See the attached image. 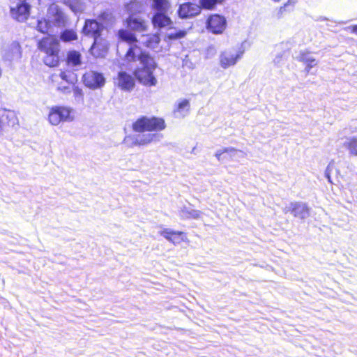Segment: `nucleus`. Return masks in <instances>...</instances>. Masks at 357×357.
Wrapping results in <instances>:
<instances>
[{"instance_id": "obj_1", "label": "nucleus", "mask_w": 357, "mask_h": 357, "mask_svg": "<svg viewBox=\"0 0 357 357\" xmlns=\"http://www.w3.org/2000/svg\"><path fill=\"white\" fill-rule=\"evenodd\" d=\"M123 66L128 70H133L132 75L124 70L118 73L116 85L123 91H132L136 81L146 86H155L158 80L153 73L157 63L149 53L139 47H130L125 54Z\"/></svg>"}, {"instance_id": "obj_2", "label": "nucleus", "mask_w": 357, "mask_h": 357, "mask_svg": "<svg viewBox=\"0 0 357 357\" xmlns=\"http://www.w3.org/2000/svg\"><path fill=\"white\" fill-rule=\"evenodd\" d=\"M151 7L153 13L151 22L155 28L162 29L172 24V21L168 16V10L170 8L169 0H151Z\"/></svg>"}, {"instance_id": "obj_3", "label": "nucleus", "mask_w": 357, "mask_h": 357, "mask_svg": "<svg viewBox=\"0 0 357 357\" xmlns=\"http://www.w3.org/2000/svg\"><path fill=\"white\" fill-rule=\"evenodd\" d=\"M132 127L135 132H158L165 129L166 123L164 119L161 117L141 116L132 123Z\"/></svg>"}, {"instance_id": "obj_4", "label": "nucleus", "mask_w": 357, "mask_h": 357, "mask_svg": "<svg viewBox=\"0 0 357 357\" xmlns=\"http://www.w3.org/2000/svg\"><path fill=\"white\" fill-rule=\"evenodd\" d=\"M103 15L104 13H101L98 18L95 19H86L82 33L93 40L102 37V33L107 27V24L102 19Z\"/></svg>"}, {"instance_id": "obj_5", "label": "nucleus", "mask_w": 357, "mask_h": 357, "mask_svg": "<svg viewBox=\"0 0 357 357\" xmlns=\"http://www.w3.org/2000/svg\"><path fill=\"white\" fill-rule=\"evenodd\" d=\"M82 81L86 87L91 90L102 89L105 83L106 78L104 74L97 70H89L82 76Z\"/></svg>"}, {"instance_id": "obj_6", "label": "nucleus", "mask_w": 357, "mask_h": 357, "mask_svg": "<svg viewBox=\"0 0 357 357\" xmlns=\"http://www.w3.org/2000/svg\"><path fill=\"white\" fill-rule=\"evenodd\" d=\"M72 110L63 106H54L50 111L48 119L52 125L57 126L61 122L71 121L73 119Z\"/></svg>"}, {"instance_id": "obj_7", "label": "nucleus", "mask_w": 357, "mask_h": 357, "mask_svg": "<svg viewBox=\"0 0 357 357\" xmlns=\"http://www.w3.org/2000/svg\"><path fill=\"white\" fill-rule=\"evenodd\" d=\"M310 211L311 208L303 202H291L283 210L285 213L289 212L294 218L301 220L310 217Z\"/></svg>"}, {"instance_id": "obj_8", "label": "nucleus", "mask_w": 357, "mask_h": 357, "mask_svg": "<svg viewBox=\"0 0 357 357\" xmlns=\"http://www.w3.org/2000/svg\"><path fill=\"white\" fill-rule=\"evenodd\" d=\"M226 18L220 14L210 15L206 22L207 30L213 34H221L227 27Z\"/></svg>"}, {"instance_id": "obj_9", "label": "nucleus", "mask_w": 357, "mask_h": 357, "mask_svg": "<svg viewBox=\"0 0 357 357\" xmlns=\"http://www.w3.org/2000/svg\"><path fill=\"white\" fill-rule=\"evenodd\" d=\"M16 7L10 8V13L12 17L17 21L23 22L26 21L31 11V4L28 0H18Z\"/></svg>"}, {"instance_id": "obj_10", "label": "nucleus", "mask_w": 357, "mask_h": 357, "mask_svg": "<svg viewBox=\"0 0 357 357\" xmlns=\"http://www.w3.org/2000/svg\"><path fill=\"white\" fill-rule=\"evenodd\" d=\"M162 135L159 133H143L133 136L126 137L124 141L127 143L129 139L132 141L130 146L146 145L153 142L160 140Z\"/></svg>"}, {"instance_id": "obj_11", "label": "nucleus", "mask_w": 357, "mask_h": 357, "mask_svg": "<svg viewBox=\"0 0 357 357\" xmlns=\"http://www.w3.org/2000/svg\"><path fill=\"white\" fill-rule=\"evenodd\" d=\"M1 56L4 61L11 63L13 61L19 60L22 57V47L19 42L13 41L7 47L3 48Z\"/></svg>"}, {"instance_id": "obj_12", "label": "nucleus", "mask_w": 357, "mask_h": 357, "mask_svg": "<svg viewBox=\"0 0 357 357\" xmlns=\"http://www.w3.org/2000/svg\"><path fill=\"white\" fill-rule=\"evenodd\" d=\"M47 16L52 21L54 26H64L67 22V18L61 8L56 4H51L47 12Z\"/></svg>"}, {"instance_id": "obj_13", "label": "nucleus", "mask_w": 357, "mask_h": 357, "mask_svg": "<svg viewBox=\"0 0 357 357\" xmlns=\"http://www.w3.org/2000/svg\"><path fill=\"white\" fill-rule=\"evenodd\" d=\"M109 50L108 41L102 37L96 38L91 45L89 52L96 58H104Z\"/></svg>"}, {"instance_id": "obj_14", "label": "nucleus", "mask_w": 357, "mask_h": 357, "mask_svg": "<svg viewBox=\"0 0 357 357\" xmlns=\"http://www.w3.org/2000/svg\"><path fill=\"white\" fill-rule=\"evenodd\" d=\"M200 12L201 9L198 5L187 2L179 6L177 14L181 19H189L198 15Z\"/></svg>"}, {"instance_id": "obj_15", "label": "nucleus", "mask_w": 357, "mask_h": 357, "mask_svg": "<svg viewBox=\"0 0 357 357\" xmlns=\"http://www.w3.org/2000/svg\"><path fill=\"white\" fill-rule=\"evenodd\" d=\"M38 48L46 54L59 52V41L52 37H44L38 42Z\"/></svg>"}, {"instance_id": "obj_16", "label": "nucleus", "mask_w": 357, "mask_h": 357, "mask_svg": "<svg viewBox=\"0 0 357 357\" xmlns=\"http://www.w3.org/2000/svg\"><path fill=\"white\" fill-rule=\"evenodd\" d=\"M243 51H239L236 54L229 51H225L220 55V64L222 68L226 69L231 66H234L242 57Z\"/></svg>"}, {"instance_id": "obj_17", "label": "nucleus", "mask_w": 357, "mask_h": 357, "mask_svg": "<svg viewBox=\"0 0 357 357\" xmlns=\"http://www.w3.org/2000/svg\"><path fill=\"white\" fill-rule=\"evenodd\" d=\"M169 242L176 245L184 241L185 233L181 231H176L169 228H164L158 232Z\"/></svg>"}, {"instance_id": "obj_18", "label": "nucleus", "mask_w": 357, "mask_h": 357, "mask_svg": "<svg viewBox=\"0 0 357 357\" xmlns=\"http://www.w3.org/2000/svg\"><path fill=\"white\" fill-rule=\"evenodd\" d=\"M125 24L128 29L135 31L143 32L147 29L145 20L137 15L128 16L125 20Z\"/></svg>"}, {"instance_id": "obj_19", "label": "nucleus", "mask_w": 357, "mask_h": 357, "mask_svg": "<svg viewBox=\"0 0 357 357\" xmlns=\"http://www.w3.org/2000/svg\"><path fill=\"white\" fill-rule=\"evenodd\" d=\"M117 36L119 38V40H120L119 45L126 43L128 45V50L130 47H137V45H132L137 40V39L136 35L131 31L126 29H121L119 31Z\"/></svg>"}, {"instance_id": "obj_20", "label": "nucleus", "mask_w": 357, "mask_h": 357, "mask_svg": "<svg viewBox=\"0 0 357 357\" xmlns=\"http://www.w3.org/2000/svg\"><path fill=\"white\" fill-rule=\"evenodd\" d=\"M137 0H131L128 3L125 4V8L128 13V16L137 15L138 13H141L145 10L147 5L146 1L144 3Z\"/></svg>"}, {"instance_id": "obj_21", "label": "nucleus", "mask_w": 357, "mask_h": 357, "mask_svg": "<svg viewBox=\"0 0 357 357\" xmlns=\"http://www.w3.org/2000/svg\"><path fill=\"white\" fill-rule=\"evenodd\" d=\"M296 59L305 64V71L306 73H309L310 70L317 65V61L313 56H310L309 52H300L297 56Z\"/></svg>"}, {"instance_id": "obj_22", "label": "nucleus", "mask_w": 357, "mask_h": 357, "mask_svg": "<svg viewBox=\"0 0 357 357\" xmlns=\"http://www.w3.org/2000/svg\"><path fill=\"white\" fill-rule=\"evenodd\" d=\"M238 150L234 147H225L216 151L215 153V158L219 162L231 158Z\"/></svg>"}, {"instance_id": "obj_23", "label": "nucleus", "mask_w": 357, "mask_h": 357, "mask_svg": "<svg viewBox=\"0 0 357 357\" xmlns=\"http://www.w3.org/2000/svg\"><path fill=\"white\" fill-rule=\"evenodd\" d=\"M59 39L63 43H72L77 40V33L73 29H65L61 31Z\"/></svg>"}, {"instance_id": "obj_24", "label": "nucleus", "mask_w": 357, "mask_h": 357, "mask_svg": "<svg viewBox=\"0 0 357 357\" xmlns=\"http://www.w3.org/2000/svg\"><path fill=\"white\" fill-rule=\"evenodd\" d=\"M64 3L75 14L82 13L85 9V5L82 0H64Z\"/></svg>"}, {"instance_id": "obj_25", "label": "nucleus", "mask_w": 357, "mask_h": 357, "mask_svg": "<svg viewBox=\"0 0 357 357\" xmlns=\"http://www.w3.org/2000/svg\"><path fill=\"white\" fill-rule=\"evenodd\" d=\"M52 27V21L49 17H41L37 20L36 29L40 33H47Z\"/></svg>"}, {"instance_id": "obj_26", "label": "nucleus", "mask_w": 357, "mask_h": 357, "mask_svg": "<svg viewBox=\"0 0 357 357\" xmlns=\"http://www.w3.org/2000/svg\"><path fill=\"white\" fill-rule=\"evenodd\" d=\"M343 147L349 151L351 155L357 156V137L347 138L343 142Z\"/></svg>"}, {"instance_id": "obj_27", "label": "nucleus", "mask_w": 357, "mask_h": 357, "mask_svg": "<svg viewBox=\"0 0 357 357\" xmlns=\"http://www.w3.org/2000/svg\"><path fill=\"white\" fill-rule=\"evenodd\" d=\"M66 61L70 65L79 66L82 63V55L78 51H69L67 54Z\"/></svg>"}, {"instance_id": "obj_28", "label": "nucleus", "mask_w": 357, "mask_h": 357, "mask_svg": "<svg viewBox=\"0 0 357 357\" xmlns=\"http://www.w3.org/2000/svg\"><path fill=\"white\" fill-rule=\"evenodd\" d=\"M44 63L50 67L58 66L59 64V53L46 54L43 58Z\"/></svg>"}, {"instance_id": "obj_29", "label": "nucleus", "mask_w": 357, "mask_h": 357, "mask_svg": "<svg viewBox=\"0 0 357 357\" xmlns=\"http://www.w3.org/2000/svg\"><path fill=\"white\" fill-rule=\"evenodd\" d=\"M183 215L188 218L199 219L200 218L201 211L193 209L190 207L183 206L181 209Z\"/></svg>"}, {"instance_id": "obj_30", "label": "nucleus", "mask_w": 357, "mask_h": 357, "mask_svg": "<svg viewBox=\"0 0 357 357\" xmlns=\"http://www.w3.org/2000/svg\"><path fill=\"white\" fill-rule=\"evenodd\" d=\"M334 169H335V161L333 160H331L329 162L328 165H327L324 172V176L327 179L328 182L330 183H333L331 174Z\"/></svg>"}, {"instance_id": "obj_31", "label": "nucleus", "mask_w": 357, "mask_h": 357, "mask_svg": "<svg viewBox=\"0 0 357 357\" xmlns=\"http://www.w3.org/2000/svg\"><path fill=\"white\" fill-rule=\"evenodd\" d=\"M190 101L188 99H183L180 102H178L176 107V111L178 112H181L184 110L188 111L190 109Z\"/></svg>"}, {"instance_id": "obj_32", "label": "nucleus", "mask_w": 357, "mask_h": 357, "mask_svg": "<svg viewBox=\"0 0 357 357\" xmlns=\"http://www.w3.org/2000/svg\"><path fill=\"white\" fill-rule=\"evenodd\" d=\"M200 5L205 9L212 10L215 6V3L213 0H200Z\"/></svg>"}, {"instance_id": "obj_33", "label": "nucleus", "mask_w": 357, "mask_h": 357, "mask_svg": "<svg viewBox=\"0 0 357 357\" xmlns=\"http://www.w3.org/2000/svg\"><path fill=\"white\" fill-rule=\"evenodd\" d=\"M73 91L75 98H77L79 100H83L84 93L81 88L74 85L73 87Z\"/></svg>"}, {"instance_id": "obj_34", "label": "nucleus", "mask_w": 357, "mask_h": 357, "mask_svg": "<svg viewBox=\"0 0 357 357\" xmlns=\"http://www.w3.org/2000/svg\"><path fill=\"white\" fill-rule=\"evenodd\" d=\"M185 32L184 31L180 30L178 31L170 33L169 34V38H171L172 40H177V39L183 38L185 36Z\"/></svg>"}, {"instance_id": "obj_35", "label": "nucleus", "mask_w": 357, "mask_h": 357, "mask_svg": "<svg viewBox=\"0 0 357 357\" xmlns=\"http://www.w3.org/2000/svg\"><path fill=\"white\" fill-rule=\"evenodd\" d=\"M215 53H216V49H215V46L210 45L206 48V58H211L212 56H213L215 54Z\"/></svg>"}, {"instance_id": "obj_36", "label": "nucleus", "mask_w": 357, "mask_h": 357, "mask_svg": "<svg viewBox=\"0 0 357 357\" xmlns=\"http://www.w3.org/2000/svg\"><path fill=\"white\" fill-rule=\"evenodd\" d=\"M290 6V1H289L287 3H284L282 6H281L278 12L277 16L278 18H281L283 15L284 12L287 10V8Z\"/></svg>"}, {"instance_id": "obj_37", "label": "nucleus", "mask_w": 357, "mask_h": 357, "mask_svg": "<svg viewBox=\"0 0 357 357\" xmlns=\"http://www.w3.org/2000/svg\"><path fill=\"white\" fill-rule=\"evenodd\" d=\"M58 90L61 91L63 93H70L71 92V88L70 85L59 86Z\"/></svg>"}, {"instance_id": "obj_38", "label": "nucleus", "mask_w": 357, "mask_h": 357, "mask_svg": "<svg viewBox=\"0 0 357 357\" xmlns=\"http://www.w3.org/2000/svg\"><path fill=\"white\" fill-rule=\"evenodd\" d=\"M69 76H70V75H68L66 72H61V73H60V77L63 80L66 81L68 83H73L72 81L69 80Z\"/></svg>"}, {"instance_id": "obj_39", "label": "nucleus", "mask_w": 357, "mask_h": 357, "mask_svg": "<svg viewBox=\"0 0 357 357\" xmlns=\"http://www.w3.org/2000/svg\"><path fill=\"white\" fill-rule=\"evenodd\" d=\"M351 32L353 33H355L357 35V24L351 26Z\"/></svg>"}, {"instance_id": "obj_40", "label": "nucleus", "mask_w": 357, "mask_h": 357, "mask_svg": "<svg viewBox=\"0 0 357 357\" xmlns=\"http://www.w3.org/2000/svg\"><path fill=\"white\" fill-rule=\"evenodd\" d=\"M280 58H281V56H279V55H278V56H277L275 57V59H274V62H275V63H278V62H279V60H280Z\"/></svg>"}, {"instance_id": "obj_41", "label": "nucleus", "mask_w": 357, "mask_h": 357, "mask_svg": "<svg viewBox=\"0 0 357 357\" xmlns=\"http://www.w3.org/2000/svg\"><path fill=\"white\" fill-rule=\"evenodd\" d=\"M320 21H326L328 20V19L325 17H321L319 19Z\"/></svg>"}, {"instance_id": "obj_42", "label": "nucleus", "mask_w": 357, "mask_h": 357, "mask_svg": "<svg viewBox=\"0 0 357 357\" xmlns=\"http://www.w3.org/2000/svg\"><path fill=\"white\" fill-rule=\"evenodd\" d=\"M89 1L90 2H91V3H94V2H96V0H89Z\"/></svg>"}, {"instance_id": "obj_43", "label": "nucleus", "mask_w": 357, "mask_h": 357, "mask_svg": "<svg viewBox=\"0 0 357 357\" xmlns=\"http://www.w3.org/2000/svg\"><path fill=\"white\" fill-rule=\"evenodd\" d=\"M335 171H336V172H337V174H339V172H340L339 169H335Z\"/></svg>"}, {"instance_id": "obj_44", "label": "nucleus", "mask_w": 357, "mask_h": 357, "mask_svg": "<svg viewBox=\"0 0 357 357\" xmlns=\"http://www.w3.org/2000/svg\"><path fill=\"white\" fill-rule=\"evenodd\" d=\"M273 1H275V2H278V1H280V0H273Z\"/></svg>"}]
</instances>
